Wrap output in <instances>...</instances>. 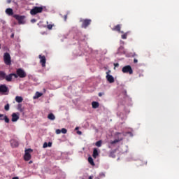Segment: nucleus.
Wrapping results in <instances>:
<instances>
[{
	"mask_svg": "<svg viewBox=\"0 0 179 179\" xmlns=\"http://www.w3.org/2000/svg\"><path fill=\"white\" fill-rule=\"evenodd\" d=\"M10 37H11V38H13L15 37V34H12Z\"/></svg>",
	"mask_w": 179,
	"mask_h": 179,
	"instance_id": "obj_38",
	"label": "nucleus"
},
{
	"mask_svg": "<svg viewBox=\"0 0 179 179\" xmlns=\"http://www.w3.org/2000/svg\"><path fill=\"white\" fill-rule=\"evenodd\" d=\"M61 132L62 134H66V132H68V130H66V129L63 128L61 129Z\"/></svg>",
	"mask_w": 179,
	"mask_h": 179,
	"instance_id": "obj_29",
	"label": "nucleus"
},
{
	"mask_svg": "<svg viewBox=\"0 0 179 179\" xmlns=\"http://www.w3.org/2000/svg\"><path fill=\"white\" fill-rule=\"evenodd\" d=\"M0 121H5V122L9 124V117L6 115L0 114Z\"/></svg>",
	"mask_w": 179,
	"mask_h": 179,
	"instance_id": "obj_10",
	"label": "nucleus"
},
{
	"mask_svg": "<svg viewBox=\"0 0 179 179\" xmlns=\"http://www.w3.org/2000/svg\"><path fill=\"white\" fill-rule=\"evenodd\" d=\"M52 145V143L49 142L48 146H49V148H51Z\"/></svg>",
	"mask_w": 179,
	"mask_h": 179,
	"instance_id": "obj_37",
	"label": "nucleus"
},
{
	"mask_svg": "<svg viewBox=\"0 0 179 179\" xmlns=\"http://www.w3.org/2000/svg\"><path fill=\"white\" fill-rule=\"evenodd\" d=\"M123 138L120 137L118 138L117 139H115L114 141H110V145H115V143H118V142H121L122 141Z\"/></svg>",
	"mask_w": 179,
	"mask_h": 179,
	"instance_id": "obj_16",
	"label": "nucleus"
},
{
	"mask_svg": "<svg viewBox=\"0 0 179 179\" xmlns=\"http://www.w3.org/2000/svg\"><path fill=\"white\" fill-rule=\"evenodd\" d=\"M15 75L17 76V79L18 78L23 79L27 76V73H26V71H24V70H23L22 69H17Z\"/></svg>",
	"mask_w": 179,
	"mask_h": 179,
	"instance_id": "obj_1",
	"label": "nucleus"
},
{
	"mask_svg": "<svg viewBox=\"0 0 179 179\" xmlns=\"http://www.w3.org/2000/svg\"><path fill=\"white\" fill-rule=\"evenodd\" d=\"M15 101H17V103H22V101H23V97L17 96L15 97Z\"/></svg>",
	"mask_w": 179,
	"mask_h": 179,
	"instance_id": "obj_20",
	"label": "nucleus"
},
{
	"mask_svg": "<svg viewBox=\"0 0 179 179\" xmlns=\"http://www.w3.org/2000/svg\"><path fill=\"white\" fill-rule=\"evenodd\" d=\"M107 76H106V79L108 80V82H109V83H114V77L110 74H108V72L106 73Z\"/></svg>",
	"mask_w": 179,
	"mask_h": 179,
	"instance_id": "obj_13",
	"label": "nucleus"
},
{
	"mask_svg": "<svg viewBox=\"0 0 179 179\" xmlns=\"http://www.w3.org/2000/svg\"><path fill=\"white\" fill-rule=\"evenodd\" d=\"M43 7L35 6L30 10V14L32 15H37V13H41L43 12Z\"/></svg>",
	"mask_w": 179,
	"mask_h": 179,
	"instance_id": "obj_5",
	"label": "nucleus"
},
{
	"mask_svg": "<svg viewBox=\"0 0 179 179\" xmlns=\"http://www.w3.org/2000/svg\"><path fill=\"white\" fill-rule=\"evenodd\" d=\"M66 19H68V15H65L64 16V20L65 22H66Z\"/></svg>",
	"mask_w": 179,
	"mask_h": 179,
	"instance_id": "obj_34",
	"label": "nucleus"
},
{
	"mask_svg": "<svg viewBox=\"0 0 179 179\" xmlns=\"http://www.w3.org/2000/svg\"><path fill=\"white\" fill-rule=\"evenodd\" d=\"M38 58L41 59L40 60V63L41 64V66H43V68L45 67V63L47 62V59H45V56H42L41 55H40L38 56Z\"/></svg>",
	"mask_w": 179,
	"mask_h": 179,
	"instance_id": "obj_9",
	"label": "nucleus"
},
{
	"mask_svg": "<svg viewBox=\"0 0 179 179\" xmlns=\"http://www.w3.org/2000/svg\"><path fill=\"white\" fill-rule=\"evenodd\" d=\"M88 162L91 166H94V161H93V158L92 157H88Z\"/></svg>",
	"mask_w": 179,
	"mask_h": 179,
	"instance_id": "obj_23",
	"label": "nucleus"
},
{
	"mask_svg": "<svg viewBox=\"0 0 179 179\" xmlns=\"http://www.w3.org/2000/svg\"><path fill=\"white\" fill-rule=\"evenodd\" d=\"M97 156H99V151L97 150V148H94L92 157L94 159H96Z\"/></svg>",
	"mask_w": 179,
	"mask_h": 179,
	"instance_id": "obj_18",
	"label": "nucleus"
},
{
	"mask_svg": "<svg viewBox=\"0 0 179 179\" xmlns=\"http://www.w3.org/2000/svg\"><path fill=\"white\" fill-rule=\"evenodd\" d=\"M6 76V73L3 71H0V78L2 80H3V79H5Z\"/></svg>",
	"mask_w": 179,
	"mask_h": 179,
	"instance_id": "obj_22",
	"label": "nucleus"
},
{
	"mask_svg": "<svg viewBox=\"0 0 179 179\" xmlns=\"http://www.w3.org/2000/svg\"><path fill=\"white\" fill-rule=\"evenodd\" d=\"M122 72H123V73H129V75H132L134 73L132 67H131L130 65L124 66L122 69Z\"/></svg>",
	"mask_w": 179,
	"mask_h": 179,
	"instance_id": "obj_7",
	"label": "nucleus"
},
{
	"mask_svg": "<svg viewBox=\"0 0 179 179\" xmlns=\"http://www.w3.org/2000/svg\"><path fill=\"white\" fill-rule=\"evenodd\" d=\"M3 62L6 65H12V60L10 58V55L8 52H6L3 55Z\"/></svg>",
	"mask_w": 179,
	"mask_h": 179,
	"instance_id": "obj_2",
	"label": "nucleus"
},
{
	"mask_svg": "<svg viewBox=\"0 0 179 179\" xmlns=\"http://www.w3.org/2000/svg\"><path fill=\"white\" fill-rule=\"evenodd\" d=\"M0 50H1V44H0Z\"/></svg>",
	"mask_w": 179,
	"mask_h": 179,
	"instance_id": "obj_47",
	"label": "nucleus"
},
{
	"mask_svg": "<svg viewBox=\"0 0 179 179\" xmlns=\"http://www.w3.org/2000/svg\"><path fill=\"white\" fill-rule=\"evenodd\" d=\"M10 143L13 148H17V146H19V142L15 140H11Z\"/></svg>",
	"mask_w": 179,
	"mask_h": 179,
	"instance_id": "obj_15",
	"label": "nucleus"
},
{
	"mask_svg": "<svg viewBox=\"0 0 179 179\" xmlns=\"http://www.w3.org/2000/svg\"><path fill=\"white\" fill-rule=\"evenodd\" d=\"M48 120H51V121H54V120H55V115H54L52 113H50L48 115Z\"/></svg>",
	"mask_w": 179,
	"mask_h": 179,
	"instance_id": "obj_21",
	"label": "nucleus"
},
{
	"mask_svg": "<svg viewBox=\"0 0 179 179\" xmlns=\"http://www.w3.org/2000/svg\"><path fill=\"white\" fill-rule=\"evenodd\" d=\"M102 143H103V141L101 140H99L95 143V145L96 146H97V148H101Z\"/></svg>",
	"mask_w": 179,
	"mask_h": 179,
	"instance_id": "obj_24",
	"label": "nucleus"
},
{
	"mask_svg": "<svg viewBox=\"0 0 179 179\" xmlns=\"http://www.w3.org/2000/svg\"><path fill=\"white\" fill-rule=\"evenodd\" d=\"M78 135H82V131H78Z\"/></svg>",
	"mask_w": 179,
	"mask_h": 179,
	"instance_id": "obj_40",
	"label": "nucleus"
},
{
	"mask_svg": "<svg viewBox=\"0 0 179 179\" xmlns=\"http://www.w3.org/2000/svg\"><path fill=\"white\" fill-rule=\"evenodd\" d=\"M103 94H104V92H99V93L98 94V96H99V97H101V96H103Z\"/></svg>",
	"mask_w": 179,
	"mask_h": 179,
	"instance_id": "obj_33",
	"label": "nucleus"
},
{
	"mask_svg": "<svg viewBox=\"0 0 179 179\" xmlns=\"http://www.w3.org/2000/svg\"><path fill=\"white\" fill-rule=\"evenodd\" d=\"M134 64H138V59H134Z\"/></svg>",
	"mask_w": 179,
	"mask_h": 179,
	"instance_id": "obj_36",
	"label": "nucleus"
},
{
	"mask_svg": "<svg viewBox=\"0 0 179 179\" xmlns=\"http://www.w3.org/2000/svg\"><path fill=\"white\" fill-rule=\"evenodd\" d=\"M101 175L103 176V177H104V176H105L104 173H101Z\"/></svg>",
	"mask_w": 179,
	"mask_h": 179,
	"instance_id": "obj_46",
	"label": "nucleus"
},
{
	"mask_svg": "<svg viewBox=\"0 0 179 179\" xmlns=\"http://www.w3.org/2000/svg\"><path fill=\"white\" fill-rule=\"evenodd\" d=\"M11 117H12L11 121L13 122H16V121H17V120H19V115H17L15 113L12 114Z\"/></svg>",
	"mask_w": 179,
	"mask_h": 179,
	"instance_id": "obj_14",
	"label": "nucleus"
},
{
	"mask_svg": "<svg viewBox=\"0 0 179 179\" xmlns=\"http://www.w3.org/2000/svg\"><path fill=\"white\" fill-rule=\"evenodd\" d=\"M13 77L15 78V79H17V76H16V73H10L8 76L6 75V77L4 79L7 82H12V78H13Z\"/></svg>",
	"mask_w": 179,
	"mask_h": 179,
	"instance_id": "obj_8",
	"label": "nucleus"
},
{
	"mask_svg": "<svg viewBox=\"0 0 179 179\" xmlns=\"http://www.w3.org/2000/svg\"><path fill=\"white\" fill-rule=\"evenodd\" d=\"M48 146V144L47 143H44L43 148H47Z\"/></svg>",
	"mask_w": 179,
	"mask_h": 179,
	"instance_id": "obj_35",
	"label": "nucleus"
},
{
	"mask_svg": "<svg viewBox=\"0 0 179 179\" xmlns=\"http://www.w3.org/2000/svg\"><path fill=\"white\" fill-rule=\"evenodd\" d=\"M43 96V93L37 92L36 93V99H38L39 97H41Z\"/></svg>",
	"mask_w": 179,
	"mask_h": 179,
	"instance_id": "obj_27",
	"label": "nucleus"
},
{
	"mask_svg": "<svg viewBox=\"0 0 179 179\" xmlns=\"http://www.w3.org/2000/svg\"><path fill=\"white\" fill-rule=\"evenodd\" d=\"M56 134H57V135H59V134H61V129H57L56 130Z\"/></svg>",
	"mask_w": 179,
	"mask_h": 179,
	"instance_id": "obj_31",
	"label": "nucleus"
},
{
	"mask_svg": "<svg viewBox=\"0 0 179 179\" xmlns=\"http://www.w3.org/2000/svg\"><path fill=\"white\" fill-rule=\"evenodd\" d=\"M114 66H115V68H118V66H120V64H118V63H115V64H114Z\"/></svg>",
	"mask_w": 179,
	"mask_h": 179,
	"instance_id": "obj_32",
	"label": "nucleus"
},
{
	"mask_svg": "<svg viewBox=\"0 0 179 179\" xmlns=\"http://www.w3.org/2000/svg\"><path fill=\"white\" fill-rule=\"evenodd\" d=\"M127 36H128V32L124 33L123 35H122V40H127Z\"/></svg>",
	"mask_w": 179,
	"mask_h": 179,
	"instance_id": "obj_26",
	"label": "nucleus"
},
{
	"mask_svg": "<svg viewBox=\"0 0 179 179\" xmlns=\"http://www.w3.org/2000/svg\"><path fill=\"white\" fill-rule=\"evenodd\" d=\"M121 24H117L112 28L113 31H118V33H124V31H121Z\"/></svg>",
	"mask_w": 179,
	"mask_h": 179,
	"instance_id": "obj_12",
	"label": "nucleus"
},
{
	"mask_svg": "<svg viewBox=\"0 0 179 179\" xmlns=\"http://www.w3.org/2000/svg\"><path fill=\"white\" fill-rule=\"evenodd\" d=\"M32 23H34L36 22L35 19L31 20Z\"/></svg>",
	"mask_w": 179,
	"mask_h": 179,
	"instance_id": "obj_41",
	"label": "nucleus"
},
{
	"mask_svg": "<svg viewBox=\"0 0 179 179\" xmlns=\"http://www.w3.org/2000/svg\"><path fill=\"white\" fill-rule=\"evenodd\" d=\"M80 22H82L81 27L83 29H87V27L90 26L92 23V20L90 19L80 20Z\"/></svg>",
	"mask_w": 179,
	"mask_h": 179,
	"instance_id": "obj_4",
	"label": "nucleus"
},
{
	"mask_svg": "<svg viewBox=\"0 0 179 179\" xmlns=\"http://www.w3.org/2000/svg\"><path fill=\"white\" fill-rule=\"evenodd\" d=\"M12 179H19L18 177H13Z\"/></svg>",
	"mask_w": 179,
	"mask_h": 179,
	"instance_id": "obj_42",
	"label": "nucleus"
},
{
	"mask_svg": "<svg viewBox=\"0 0 179 179\" xmlns=\"http://www.w3.org/2000/svg\"><path fill=\"white\" fill-rule=\"evenodd\" d=\"M12 2V0H7V3H10Z\"/></svg>",
	"mask_w": 179,
	"mask_h": 179,
	"instance_id": "obj_39",
	"label": "nucleus"
},
{
	"mask_svg": "<svg viewBox=\"0 0 179 179\" xmlns=\"http://www.w3.org/2000/svg\"><path fill=\"white\" fill-rule=\"evenodd\" d=\"M13 18L17 20L18 22V24H24V19H26V16L24 15H20L17 14L13 15Z\"/></svg>",
	"mask_w": 179,
	"mask_h": 179,
	"instance_id": "obj_3",
	"label": "nucleus"
},
{
	"mask_svg": "<svg viewBox=\"0 0 179 179\" xmlns=\"http://www.w3.org/2000/svg\"><path fill=\"white\" fill-rule=\"evenodd\" d=\"M6 13L8 15V16H13V10L12 8H7L6 10Z\"/></svg>",
	"mask_w": 179,
	"mask_h": 179,
	"instance_id": "obj_17",
	"label": "nucleus"
},
{
	"mask_svg": "<svg viewBox=\"0 0 179 179\" xmlns=\"http://www.w3.org/2000/svg\"><path fill=\"white\" fill-rule=\"evenodd\" d=\"M99 106H100V103H99V102H96V101L92 102V108H99Z\"/></svg>",
	"mask_w": 179,
	"mask_h": 179,
	"instance_id": "obj_19",
	"label": "nucleus"
},
{
	"mask_svg": "<svg viewBox=\"0 0 179 179\" xmlns=\"http://www.w3.org/2000/svg\"><path fill=\"white\" fill-rule=\"evenodd\" d=\"M8 90L9 89L5 85H0V93H6Z\"/></svg>",
	"mask_w": 179,
	"mask_h": 179,
	"instance_id": "obj_11",
	"label": "nucleus"
},
{
	"mask_svg": "<svg viewBox=\"0 0 179 179\" xmlns=\"http://www.w3.org/2000/svg\"><path fill=\"white\" fill-rule=\"evenodd\" d=\"M117 135H121V133H117Z\"/></svg>",
	"mask_w": 179,
	"mask_h": 179,
	"instance_id": "obj_45",
	"label": "nucleus"
},
{
	"mask_svg": "<svg viewBox=\"0 0 179 179\" xmlns=\"http://www.w3.org/2000/svg\"><path fill=\"white\" fill-rule=\"evenodd\" d=\"M88 179H93V176H90Z\"/></svg>",
	"mask_w": 179,
	"mask_h": 179,
	"instance_id": "obj_43",
	"label": "nucleus"
},
{
	"mask_svg": "<svg viewBox=\"0 0 179 179\" xmlns=\"http://www.w3.org/2000/svg\"><path fill=\"white\" fill-rule=\"evenodd\" d=\"M31 152H33V150H31V148L25 150V154L24 156V160H25V162H29V160L31 159V155H30Z\"/></svg>",
	"mask_w": 179,
	"mask_h": 179,
	"instance_id": "obj_6",
	"label": "nucleus"
},
{
	"mask_svg": "<svg viewBox=\"0 0 179 179\" xmlns=\"http://www.w3.org/2000/svg\"><path fill=\"white\" fill-rule=\"evenodd\" d=\"M17 110L20 111V113H23L24 109H23V108H22V104L19 103L17 105Z\"/></svg>",
	"mask_w": 179,
	"mask_h": 179,
	"instance_id": "obj_25",
	"label": "nucleus"
},
{
	"mask_svg": "<svg viewBox=\"0 0 179 179\" xmlns=\"http://www.w3.org/2000/svg\"><path fill=\"white\" fill-rule=\"evenodd\" d=\"M54 25H52V24H48V26H47V28L48 29V30H51L52 29V27H53Z\"/></svg>",
	"mask_w": 179,
	"mask_h": 179,
	"instance_id": "obj_30",
	"label": "nucleus"
},
{
	"mask_svg": "<svg viewBox=\"0 0 179 179\" xmlns=\"http://www.w3.org/2000/svg\"><path fill=\"white\" fill-rule=\"evenodd\" d=\"M4 109L6 111H9V103H7L5 106H4Z\"/></svg>",
	"mask_w": 179,
	"mask_h": 179,
	"instance_id": "obj_28",
	"label": "nucleus"
},
{
	"mask_svg": "<svg viewBox=\"0 0 179 179\" xmlns=\"http://www.w3.org/2000/svg\"><path fill=\"white\" fill-rule=\"evenodd\" d=\"M29 164H31V163H33V161H29Z\"/></svg>",
	"mask_w": 179,
	"mask_h": 179,
	"instance_id": "obj_44",
	"label": "nucleus"
}]
</instances>
